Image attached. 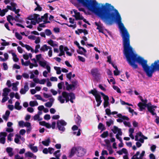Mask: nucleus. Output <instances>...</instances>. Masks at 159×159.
<instances>
[{
    "label": "nucleus",
    "mask_w": 159,
    "mask_h": 159,
    "mask_svg": "<svg viewBox=\"0 0 159 159\" xmlns=\"http://www.w3.org/2000/svg\"><path fill=\"white\" fill-rule=\"evenodd\" d=\"M83 6L98 16L106 25H111L115 22L118 23L122 39L124 53L129 64L133 69H136L138 68V66L135 63L137 62L142 66L147 75L152 77L155 72L156 66L159 63V60L155 61L149 66L147 64V60L141 57H138L134 52L130 45L129 34L121 22V16L118 10L107 3L105 5H102L101 7H99L96 0H87Z\"/></svg>",
    "instance_id": "1"
},
{
    "label": "nucleus",
    "mask_w": 159,
    "mask_h": 159,
    "mask_svg": "<svg viewBox=\"0 0 159 159\" xmlns=\"http://www.w3.org/2000/svg\"><path fill=\"white\" fill-rule=\"evenodd\" d=\"M75 96L74 93L73 92L67 93L66 91H63L62 93V95H60L58 97V100L61 103L65 102V100L67 102L69 101L73 103H74V100L75 99Z\"/></svg>",
    "instance_id": "2"
},
{
    "label": "nucleus",
    "mask_w": 159,
    "mask_h": 159,
    "mask_svg": "<svg viewBox=\"0 0 159 159\" xmlns=\"http://www.w3.org/2000/svg\"><path fill=\"white\" fill-rule=\"evenodd\" d=\"M57 128L60 131H64L65 130V126L67 125V123L64 120H58L57 123Z\"/></svg>",
    "instance_id": "3"
},
{
    "label": "nucleus",
    "mask_w": 159,
    "mask_h": 159,
    "mask_svg": "<svg viewBox=\"0 0 159 159\" xmlns=\"http://www.w3.org/2000/svg\"><path fill=\"white\" fill-rule=\"evenodd\" d=\"M91 73L93 76L97 80H99L101 77V74L97 68H93L91 70Z\"/></svg>",
    "instance_id": "4"
},
{
    "label": "nucleus",
    "mask_w": 159,
    "mask_h": 159,
    "mask_svg": "<svg viewBox=\"0 0 159 159\" xmlns=\"http://www.w3.org/2000/svg\"><path fill=\"white\" fill-rule=\"evenodd\" d=\"M77 156L81 157L83 156L85 154L86 150L81 147L79 146L77 148Z\"/></svg>",
    "instance_id": "5"
},
{
    "label": "nucleus",
    "mask_w": 159,
    "mask_h": 159,
    "mask_svg": "<svg viewBox=\"0 0 159 159\" xmlns=\"http://www.w3.org/2000/svg\"><path fill=\"white\" fill-rule=\"evenodd\" d=\"M145 154V151H143L142 153L140 154L139 157H138V156L140 154V152L138 151L132 157L131 159H143V157L144 156Z\"/></svg>",
    "instance_id": "6"
},
{
    "label": "nucleus",
    "mask_w": 159,
    "mask_h": 159,
    "mask_svg": "<svg viewBox=\"0 0 159 159\" xmlns=\"http://www.w3.org/2000/svg\"><path fill=\"white\" fill-rule=\"evenodd\" d=\"M7 135V133L5 132L0 133V143L4 144L6 141L5 137Z\"/></svg>",
    "instance_id": "7"
},
{
    "label": "nucleus",
    "mask_w": 159,
    "mask_h": 159,
    "mask_svg": "<svg viewBox=\"0 0 159 159\" xmlns=\"http://www.w3.org/2000/svg\"><path fill=\"white\" fill-rule=\"evenodd\" d=\"M157 107L156 106L154 105L151 107H148L147 108L148 111L149 112L152 116H156L157 114L155 112V109L157 108Z\"/></svg>",
    "instance_id": "8"
},
{
    "label": "nucleus",
    "mask_w": 159,
    "mask_h": 159,
    "mask_svg": "<svg viewBox=\"0 0 159 159\" xmlns=\"http://www.w3.org/2000/svg\"><path fill=\"white\" fill-rule=\"evenodd\" d=\"M10 5H11L12 7H13V11H14L16 14L18 13L20 11V9H16V6H17V4L16 3L14 2H11L10 3Z\"/></svg>",
    "instance_id": "9"
},
{
    "label": "nucleus",
    "mask_w": 159,
    "mask_h": 159,
    "mask_svg": "<svg viewBox=\"0 0 159 159\" xmlns=\"http://www.w3.org/2000/svg\"><path fill=\"white\" fill-rule=\"evenodd\" d=\"M95 100L97 103V107H99L102 102V100L101 99V96L99 94L95 97Z\"/></svg>",
    "instance_id": "10"
},
{
    "label": "nucleus",
    "mask_w": 159,
    "mask_h": 159,
    "mask_svg": "<svg viewBox=\"0 0 159 159\" xmlns=\"http://www.w3.org/2000/svg\"><path fill=\"white\" fill-rule=\"evenodd\" d=\"M111 131L113 133L116 134L117 133H122L121 131V130L117 126H114L113 129H111Z\"/></svg>",
    "instance_id": "11"
},
{
    "label": "nucleus",
    "mask_w": 159,
    "mask_h": 159,
    "mask_svg": "<svg viewBox=\"0 0 159 159\" xmlns=\"http://www.w3.org/2000/svg\"><path fill=\"white\" fill-rule=\"evenodd\" d=\"M41 17H42V19H44L43 22L44 23H50V21L48 20V13H46L43 16H42Z\"/></svg>",
    "instance_id": "12"
},
{
    "label": "nucleus",
    "mask_w": 159,
    "mask_h": 159,
    "mask_svg": "<svg viewBox=\"0 0 159 159\" xmlns=\"http://www.w3.org/2000/svg\"><path fill=\"white\" fill-rule=\"evenodd\" d=\"M76 151L77 152V148L75 147H73L71 149V151L69 155V157L71 158L73 156Z\"/></svg>",
    "instance_id": "13"
},
{
    "label": "nucleus",
    "mask_w": 159,
    "mask_h": 159,
    "mask_svg": "<svg viewBox=\"0 0 159 159\" xmlns=\"http://www.w3.org/2000/svg\"><path fill=\"white\" fill-rule=\"evenodd\" d=\"M12 148L11 147H7L6 149L7 152L8 153L9 156L10 157H12L14 155V153L12 152Z\"/></svg>",
    "instance_id": "14"
},
{
    "label": "nucleus",
    "mask_w": 159,
    "mask_h": 159,
    "mask_svg": "<svg viewBox=\"0 0 159 159\" xmlns=\"http://www.w3.org/2000/svg\"><path fill=\"white\" fill-rule=\"evenodd\" d=\"M3 93L2 96H7L9 93L11 91V89L7 88H5L3 90Z\"/></svg>",
    "instance_id": "15"
},
{
    "label": "nucleus",
    "mask_w": 159,
    "mask_h": 159,
    "mask_svg": "<svg viewBox=\"0 0 159 159\" xmlns=\"http://www.w3.org/2000/svg\"><path fill=\"white\" fill-rule=\"evenodd\" d=\"M95 25L97 26V29L98 30L99 32L103 33V30L102 25L96 22H95Z\"/></svg>",
    "instance_id": "16"
},
{
    "label": "nucleus",
    "mask_w": 159,
    "mask_h": 159,
    "mask_svg": "<svg viewBox=\"0 0 159 159\" xmlns=\"http://www.w3.org/2000/svg\"><path fill=\"white\" fill-rule=\"evenodd\" d=\"M10 111L8 110H7L5 112V115H4L2 116L3 118L6 121H7L8 118V117L10 114Z\"/></svg>",
    "instance_id": "17"
},
{
    "label": "nucleus",
    "mask_w": 159,
    "mask_h": 159,
    "mask_svg": "<svg viewBox=\"0 0 159 159\" xmlns=\"http://www.w3.org/2000/svg\"><path fill=\"white\" fill-rule=\"evenodd\" d=\"M89 94H92L94 96V97H95L99 94L98 93V91L96 89H91L90 91L89 92Z\"/></svg>",
    "instance_id": "18"
},
{
    "label": "nucleus",
    "mask_w": 159,
    "mask_h": 159,
    "mask_svg": "<svg viewBox=\"0 0 159 159\" xmlns=\"http://www.w3.org/2000/svg\"><path fill=\"white\" fill-rule=\"evenodd\" d=\"M98 129L101 130V132L106 129L105 125L102 123H100L98 126Z\"/></svg>",
    "instance_id": "19"
},
{
    "label": "nucleus",
    "mask_w": 159,
    "mask_h": 159,
    "mask_svg": "<svg viewBox=\"0 0 159 159\" xmlns=\"http://www.w3.org/2000/svg\"><path fill=\"white\" fill-rule=\"evenodd\" d=\"M75 121L76 123L78 125H80V124L81 122V118L80 116L78 115H77V116L76 117L75 119Z\"/></svg>",
    "instance_id": "20"
},
{
    "label": "nucleus",
    "mask_w": 159,
    "mask_h": 159,
    "mask_svg": "<svg viewBox=\"0 0 159 159\" xmlns=\"http://www.w3.org/2000/svg\"><path fill=\"white\" fill-rule=\"evenodd\" d=\"M117 116L118 117L121 118L123 120H129V119L128 118V117L126 116H122L121 114L119 113L117 114Z\"/></svg>",
    "instance_id": "21"
},
{
    "label": "nucleus",
    "mask_w": 159,
    "mask_h": 159,
    "mask_svg": "<svg viewBox=\"0 0 159 159\" xmlns=\"http://www.w3.org/2000/svg\"><path fill=\"white\" fill-rule=\"evenodd\" d=\"M50 142V139L49 138H48L46 140L42 141V143L44 146H48L49 145Z\"/></svg>",
    "instance_id": "22"
},
{
    "label": "nucleus",
    "mask_w": 159,
    "mask_h": 159,
    "mask_svg": "<svg viewBox=\"0 0 159 159\" xmlns=\"http://www.w3.org/2000/svg\"><path fill=\"white\" fill-rule=\"evenodd\" d=\"M140 98L141 101L142 102H139V104L143 105V106H145V104H146L148 102V100L147 99H145L144 100L142 96H140Z\"/></svg>",
    "instance_id": "23"
},
{
    "label": "nucleus",
    "mask_w": 159,
    "mask_h": 159,
    "mask_svg": "<svg viewBox=\"0 0 159 159\" xmlns=\"http://www.w3.org/2000/svg\"><path fill=\"white\" fill-rule=\"evenodd\" d=\"M20 103L18 101H16V102L15 105V108L17 110H20L21 108L22 107L20 106Z\"/></svg>",
    "instance_id": "24"
},
{
    "label": "nucleus",
    "mask_w": 159,
    "mask_h": 159,
    "mask_svg": "<svg viewBox=\"0 0 159 159\" xmlns=\"http://www.w3.org/2000/svg\"><path fill=\"white\" fill-rule=\"evenodd\" d=\"M8 10L7 9H3L1 10V9L0 8V16H4L6 12H7Z\"/></svg>",
    "instance_id": "25"
},
{
    "label": "nucleus",
    "mask_w": 159,
    "mask_h": 159,
    "mask_svg": "<svg viewBox=\"0 0 159 159\" xmlns=\"http://www.w3.org/2000/svg\"><path fill=\"white\" fill-rule=\"evenodd\" d=\"M76 20H80L81 19H83L82 18V16H80V13L78 12L74 16Z\"/></svg>",
    "instance_id": "26"
},
{
    "label": "nucleus",
    "mask_w": 159,
    "mask_h": 159,
    "mask_svg": "<svg viewBox=\"0 0 159 159\" xmlns=\"http://www.w3.org/2000/svg\"><path fill=\"white\" fill-rule=\"evenodd\" d=\"M29 104L30 106L32 107L38 106V103L36 101H31L30 102Z\"/></svg>",
    "instance_id": "27"
},
{
    "label": "nucleus",
    "mask_w": 159,
    "mask_h": 159,
    "mask_svg": "<svg viewBox=\"0 0 159 159\" xmlns=\"http://www.w3.org/2000/svg\"><path fill=\"white\" fill-rule=\"evenodd\" d=\"M30 148L34 152H36L38 151V148L37 146H32V145H30Z\"/></svg>",
    "instance_id": "28"
},
{
    "label": "nucleus",
    "mask_w": 159,
    "mask_h": 159,
    "mask_svg": "<svg viewBox=\"0 0 159 159\" xmlns=\"http://www.w3.org/2000/svg\"><path fill=\"white\" fill-rule=\"evenodd\" d=\"M122 133H120V132L119 133H118L116 135V138L118 139L120 142H122V140L121 138L119 137V136H121L122 135Z\"/></svg>",
    "instance_id": "29"
},
{
    "label": "nucleus",
    "mask_w": 159,
    "mask_h": 159,
    "mask_svg": "<svg viewBox=\"0 0 159 159\" xmlns=\"http://www.w3.org/2000/svg\"><path fill=\"white\" fill-rule=\"evenodd\" d=\"M109 135L108 132L107 131L104 132L103 133L100 135V137L102 138H105L107 137Z\"/></svg>",
    "instance_id": "30"
},
{
    "label": "nucleus",
    "mask_w": 159,
    "mask_h": 159,
    "mask_svg": "<svg viewBox=\"0 0 159 159\" xmlns=\"http://www.w3.org/2000/svg\"><path fill=\"white\" fill-rule=\"evenodd\" d=\"M12 55L13 56V60L15 62H18L19 61V59L17 57L16 55L13 52L11 53Z\"/></svg>",
    "instance_id": "31"
},
{
    "label": "nucleus",
    "mask_w": 159,
    "mask_h": 159,
    "mask_svg": "<svg viewBox=\"0 0 159 159\" xmlns=\"http://www.w3.org/2000/svg\"><path fill=\"white\" fill-rule=\"evenodd\" d=\"M48 43L51 46L54 47L55 46H57V44L56 43H54L52 39H50L48 41Z\"/></svg>",
    "instance_id": "32"
},
{
    "label": "nucleus",
    "mask_w": 159,
    "mask_h": 159,
    "mask_svg": "<svg viewBox=\"0 0 159 159\" xmlns=\"http://www.w3.org/2000/svg\"><path fill=\"white\" fill-rule=\"evenodd\" d=\"M48 47L46 44H44L41 47L40 50L44 52L45 50H48Z\"/></svg>",
    "instance_id": "33"
},
{
    "label": "nucleus",
    "mask_w": 159,
    "mask_h": 159,
    "mask_svg": "<svg viewBox=\"0 0 159 159\" xmlns=\"http://www.w3.org/2000/svg\"><path fill=\"white\" fill-rule=\"evenodd\" d=\"M54 69L57 71V74L59 75L61 74V68L59 67L54 66Z\"/></svg>",
    "instance_id": "34"
},
{
    "label": "nucleus",
    "mask_w": 159,
    "mask_h": 159,
    "mask_svg": "<svg viewBox=\"0 0 159 159\" xmlns=\"http://www.w3.org/2000/svg\"><path fill=\"white\" fill-rule=\"evenodd\" d=\"M25 157H32L34 156V154L30 152H28L25 154Z\"/></svg>",
    "instance_id": "35"
},
{
    "label": "nucleus",
    "mask_w": 159,
    "mask_h": 159,
    "mask_svg": "<svg viewBox=\"0 0 159 159\" xmlns=\"http://www.w3.org/2000/svg\"><path fill=\"white\" fill-rule=\"evenodd\" d=\"M39 65L43 67H44L46 65L47 62L46 61H39Z\"/></svg>",
    "instance_id": "36"
},
{
    "label": "nucleus",
    "mask_w": 159,
    "mask_h": 159,
    "mask_svg": "<svg viewBox=\"0 0 159 159\" xmlns=\"http://www.w3.org/2000/svg\"><path fill=\"white\" fill-rule=\"evenodd\" d=\"M15 35L16 38L19 40H20L22 39V36L17 32L15 33Z\"/></svg>",
    "instance_id": "37"
},
{
    "label": "nucleus",
    "mask_w": 159,
    "mask_h": 159,
    "mask_svg": "<svg viewBox=\"0 0 159 159\" xmlns=\"http://www.w3.org/2000/svg\"><path fill=\"white\" fill-rule=\"evenodd\" d=\"M7 20L8 21H11V20H13L15 19V17H14L11 15H8L7 16Z\"/></svg>",
    "instance_id": "38"
},
{
    "label": "nucleus",
    "mask_w": 159,
    "mask_h": 159,
    "mask_svg": "<svg viewBox=\"0 0 159 159\" xmlns=\"http://www.w3.org/2000/svg\"><path fill=\"white\" fill-rule=\"evenodd\" d=\"M1 40L3 41V42L1 43V45L3 46H6L9 45V43L8 42H6L5 40L2 39Z\"/></svg>",
    "instance_id": "39"
},
{
    "label": "nucleus",
    "mask_w": 159,
    "mask_h": 159,
    "mask_svg": "<svg viewBox=\"0 0 159 159\" xmlns=\"http://www.w3.org/2000/svg\"><path fill=\"white\" fill-rule=\"evenodd\" d=\"M16 136L17 137V138H15L14 141L16 143H18L20 141L19 138H20L21 137L20 135L18 134H16Z\"/></svg>",
    "instance_id": "40"
},
{
    "label": "nucleus",
    "mask_w": 159,
    "mask_h": 159,
    "mask_svg": "<svg viewBox=\"0 0 159 159\" xmlns=\"http://www.w3.org/2000/svg\"><path fill=\"white\" fill-rule=\"evenodd\" d=\"M17 84L16 83H13L12 84V89L16 91L18 90V88L17 87Z\"/></svg>",
    "instance_id": "41"
},
{
    "label": "nucleus",
    "mask_w": 159,
    "mask_h": 159,
    "mask_svg": "<svg viewBox=\"0 0 159 159\" xmlns=\"http://www.w3.org/2000/svg\"><path fill=\"white\" fill-rule=\"evenodd\" d=\"M45 32L47 36H50L52 34L51 30H50L48 29H47L45 30Z\"/></svg>",
    "instance_id": "42"
},
{
    "label": "nucleus",
    "mask_w": 159,
    "mask_h": 159,
    "mask_svg": "<svg viewBox=\"0 0 159 159\" xmlns=\"http://www.w3.org/2000/svg\"><path fill=\"white\" fill-rule=\"evenodd\" d=\"M107 125L109 127L111 124H113V121L111 119H110L109 121H107L106 122Z\"/></svg>",
    "instance_id": "43"
},
{
    "label": "nucleus",
    "mask_w": 159,
    "mask_h": 159,
    "mask_svg": "<svg viewBox=\"0 0 159 159\" xmlns=\"http://www.w3.org/2000/svg\"><path fill=\"white\" fill-rule=\"evenodd\" d=\"M113 88L114 90H116V91L117 93H121L120 89L117 86L115 85H113Z\"/></svg>",
    "instance_id": "44"
},
{
    "label": "nucleus",
    "mask_w": 159,
    "mask_h": 159,
    "mask_svg": "<svg viewBox=\"0 0 159 159\" xmlns=\"http://www.w3.org/2000/svg\"><path fill=\"white\" fill-rule=\"evenodd\" d=\"M78 82L77 80L75 81H72L71 82V84L72 86L74 88V89H75V88L76 86L77 85Z\"/></svg>",
    "instance_id": "45"
},
{
    "label": "nucleus",
    "mask_w": 159,
    "mask_h": 159,
    "mask_svg": "<svg viewBox=\"0 0 159 159\" xmlns=\"http://www.w3.org/2000/svg\"><path fill=\"white\" fill-rule=\"evenodd\" d=\"M143 105L139 104V102L138 104V106L139 107V110L141 111H142L143 110L145 109V107Z\"/></svg>",
    "instance_id": "46"
},
{
    "label": "nucleus",
    "mask_w": 159,
    "mask_h": 159,
    "mask_svg": "<svg viewBox=\"0 0 159 159\" xmlns=\"http://www.w3.org/2000/svg\"><path fill=\"white\" fill-rule=\"evenodd\" d=\"M42 10V8L39 5H38L37 7L34 9V11H41Z\"/></svg>",
    "instance_id": "47"
},
{
    "label": "nucleus",
    "mask_w": 159,
    "mask_h": 159,
    "mask_svg": "<svg viewBox=\"0 0 159 159\" xmlns=\"http://www.w3.org/2000/svg\"><path fill=\"white\" fill-rule=\"evenodd\" d=\"M103 105L104 108H105L107 107H109L110 105L109 101L104 102Z\"/></svg>",
    "instance_id": "48"
},
{
    "label": "nucleus",
    "mask_w": 159,
    "mask_h": 159,
    "mask_svg": "<svg viewBox=\"0 0 159 159\" xmlns=\"http://www.w3.org/2000/svg\"><path fill=\"white\" fill-rule=\"evenodd\" d=\"M83 30L82 29H78V31L77 30H75V33L76 34H77L78 35H80V34H81L82 33H83Z\"/></svg>",
    "instance_id": "49"
},
{
    "label": "nucleus",
    "mask_w": 159,
    "mask_h": 159,
    "mask_svg": "<svg viewBox=\"0 0 159 159\" xmlns=\"http://www.w3.org/2000/svg\"><path fill=\"white\" fill-rule=\"evenodd\" d=\"M105 112L106 114L107 115L109 116L111 114V110L110 109L107 108L106 109Z\"/></svg>",
    "instance_id": "50"
},
{
    "label": "nucleus",
    "mask_w": 159,
    "mask_h": 159,
    "mask_svg": "<svg viewBox=\"0 0 159 159\" xmlns=\"http://www.w3.org/2000/svg\"><path fill=\"white\" fill-rule=\"evenodd\" d=\"M64 83L63 82H61L58 84V87L60 89H62V85L64 84Z\"/></svg>",
    "instance_id": "51"
},
{
    "label": "nucleus",
    "mask_w": 159,
    "mask_h": 159,
    "mask_svg": "<svg viewBox=\"0 0 159 159\" xmlns=\"http://www.w3.org/2000/svg\"><path fill=\"white\" fill-rule=\"evenodd\" d=\"M26 91V92L29 89V88L28 86V83L27 82H26L25 83V85L24 86V89Z\"/></svg>",
    "instance_id": "52"
},
{
    "label": "nucleus",
    "mask_w": 159,
    "mask_h": 159,
    "mask_svg": "<svg viewBox=\"0 0 159 159\" xmlns=\"http://www.w3.org/2000/svg\"><path fill=\"white\" fill-rule=\"evenodd\" d=\"M33 20H34L36 21H37V19L39 17V15L36 14H34L33 15Z\"/></svg>",
    "instance_id": "53"
},
{
    "label": "nucleus",
    "mask_w": 159,
    "mask_h": 159,
    "mask_svg": "<svg viewBox=\"0 0 159 159\" xmlns=\"http://www.w3.org/2000/svg\"><path fill=\"white\" fill-rule=\"evenodd\" d=\"M52 104L51 102H49L46 103L45 104V105L46 107H51L52 106Z\"/></svg>",
    "instance_id": "54"
},
{
    "label": "nucleus",
    "mask_w": 159,
    "mask_h": 159,
    "mask_svg": "<svg viewBox=\"0 0 159 159\" xmlns=\"http://www.w3.org/2000/svg\"><path fill=\"white\" fill-rule=\"evenodd\" d=\"M87 0H76V1L80 4L83 6Z\"/></svg>",
    "instance_id": "55"
},
{
    "label": "nucleus",
    "mask_w": 159,
    "mask_h": 159,
    "mask_svg": "<svg viewBox=\"0 0 159 159\" xmlns=\"http://www.w3.org/2000/svg\"><path fill=\"white\" fill-rule=\"evenodd\" d=\"M51 118L49 114H46L44 116V119L47 120H48Z\"/></svg>",
    "instance_id": "56"
},
{
    "label": "nucleus",
    "mask_w": 159,
    "mask_h": 159,
    "mask_svg": "<svg viewBox=\"0 0 159 159\" xmlns=\"http://www.w3.org/2000/svg\"><path fill=\"white\" fill-rule=\"evenodd\" d=\"M72 75V73L71 72H70L68 74H66V77L69 80H70L71 78Z\"/></svg>",
    "instance_id": "57"
},
{
    "label": "nucleus",
    "mask_w": 159,
    "mask_h": 159,
    "mask_svg": "<svg viewBox=\"0 0 159 159\" xmlns=\"http://www.w3.org/2000/svg\"><path fill=\"white\" fill-rule=\"evenodd\" d=\"M108 148H107V150H108L109 152V154L111 155L113 153V150L111 147L110 146Z\"/></svg>",
    "instance_id": "58"
},
{
    "label": "nucleus",
    "mask_w": 159,
    "mask_h": 159,
    "mask_svg": "<svg viewBox=\"0 0 159 159\" xmlns=\"http://www.w3.org/2000/svg\"><path fill=\"white\" fill-rule=\"evenodd\" d=\"M78 57L79 60L80 61L82 62H84L85 61V59L84 57H83L81 56H78Z\"/></svg>",
    "instance_id": "59"
},
{
    "label": "nucleus",
    "mask_w": 159,
    "mask_h": 159,
    "mask_svg": "<svg viewBox=\"0 0 159 159\" xmlns=\"http://www.w3.org/2000/svg\"><path fill=\"white\" fill-rule=\"evenodd\" d=\"M73 87H72L71 84H68L66 86V89L68 91H69L70 90L72 89Z\"/></svg>",
    "instance_id": "60"
},
{
    "label": "nucleus",
    "mask_w": 159,
    "mask_h": 159,
    "mask_svg": "<svg viewBox=\"0 0 159 159\" xmlns=\"http://www.w3.org/2000/svg\"><path fill=\"white\" fill-rule=\"evenodd\" d=\"M48 49L50 50L48 52V55L49 57H51L52 56V51L51 50L52 48L51 47H48Z\"/></svg>",
    "instance_id": "61"
},
{
    "label": "nucleus",
    "mask_w": 159,
    "mask_h": 159,
    "mask_svg": "<svg viewBox=\"0 0 159 159\" xmlns=\"http://www.w3.org/2000/svg\"><path fill=\"white\" fill-rule=\"evenodd\" d=\"M9 98L7 96H4V97L2 98V103L4 102L7 100Z\"/></svg>",
    "instance_id": "62"
},
{
    "label": "nucleus",
    "mask_w": 159,
    "mask_h": 159,
    "mask_svg": "<svg viewBox=\"0 0 159 159\" xmlns=\"http://www.w3.org/2000/svg\"><path fill=\"white\" fill-rule=\"evenodd\" d=\"M123 123L125 126H127L129 127H130L131 126L130 123L129 122H127L126 121H124L123 122Z\"/></svg>",
    "instance_id": "63"
},
{
    "label": "nucleus",
    "mask_w": 159,
    "mask_h": 159,
    "mask_svg": "<svg viewBox=\"0 0 159 159\" xmlns=\"http://www.w3.org/2000/svg\"><path fill=\"white\" fill-rule=\"evenodd\" d=\"M104 142L107 145V148L109 147L110 145V141L109 139H105L104 140Z\"/></svg>",
    "instance_id": "64"
}]
</instances>
